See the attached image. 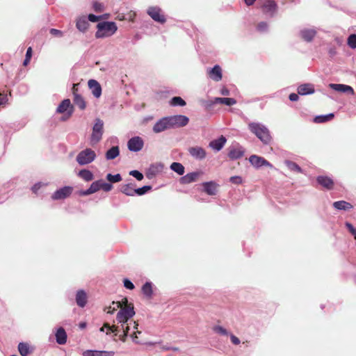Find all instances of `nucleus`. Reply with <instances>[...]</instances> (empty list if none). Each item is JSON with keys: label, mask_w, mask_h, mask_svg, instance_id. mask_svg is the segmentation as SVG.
Masks as SVG:
<instances>
[{"label": "nucleus", "mask_w": 356, "mask_h": 356, "mask_svg": "<svg viewBox=\"0 0 356 356\" xmlns=\"http://www.w3.org/2000/svg\"><path fill=\"white\" fill-rule=\"evenodd\" d=\"M136 185L132 183L121 186L120 191L126 195L134 196L135 195Z\"/></svg>", "instance_id": "obj_24"}, {"label": "nucleus", "mask_w": 356, "mask_h": 356, "mask_svg": "<svg viewBox=\"0 0 356 356\" xmlns=\"http://www.w3.org/2000/svg\"><path fill=\"white\" fill-rule=\"evenodd\" d=\"M73 102L81 110H84L86 108V102L80 95H76L73 98Z\"/></svg>", "instance_id": "obj_33"}, {"label": "nucleus", "mask_w": 356, "mask_h": 356, "mask_svg": "<svg viewBox=\"0 0 356 356\" xmlns=\"http://www.w3.org/2000/svg\"><path fill=\"white\" fill-rule=\"evenodd\" d=\"M124 286L128 289L133 290L134 289V284L128 279L123 280Z\"/></svg>", "instance_id": "obj_55"}, {"label": "nucleus", "mask_w": 356, "mask_h": 356, "mask_svg": "<svg viewBox=\"0 0 356 356\" xmlns=\"http://www.w3.org/2000/svg\"><path fill=\"white\" fill-rule=\"evenodd\" d=\"M289 98L292 102L298 101L299 99L298 94L291 93L289 95Z\"/></svg>", "instance_id": "obj_61"}, {"label": "nucleus", "mask_w": 356, "mask_h": 356, "mask_svg": "<svg viewBox=\"0 0 356 356\" xmlns=\"http://www.w3.org/2000/svg\"><path fill=\"white\" fill-rule=\"evenodd\" d=\"M106 179L111 183H117L122 180V177L120 174L113 175L109 173L106 175Z\"/></svg>", "instance_id": "obj_43"}, {"label": "nucleus", "mask_w": 356, "mask_h": 356, "mask_svg": "<svg viewBox=\"0 0 356 356\" xmlns=\"http://www.w3.org/2000/svg\"><path fill=\"white\" fill-rule=\"evenodd\" d=\"M122 306V303L120 301L112 302V305H110L104 309L108 314H113L115 311L120 308Z\"/></svg>", "instance_id": "obj_41"}, {"label": "nucleus", "mask_w": 356, "mask_h": 356, "mask_svg": "<svg viewBox=\"0 0 356 356\" xmlns=\"http://www.w3.org/2000/svg\"><path fill=\"white\" fill-rule=\"evenodd\" d=\"M147 13L154 21L161 24L166 21L165 16L161 13V10L158 7H149Z\"/></svg>", "instance_id": "obj_9"}, {"label": "nucleus", "mask_w": 356, "mask_h": 356, "mask_svg": "<svg viewBox=\"0 0 356 356\" xmlns=\"http://www.w3.org/2000/svg\"><path fill=\"white\" fill-rule=\"evenodd\" d=\"M142 291L147 298H151L153 293L152 284L146 282L142 287Z\"/></svg>", "instance_id": "obj_39"}, {"label": "nucleus", "mask_w": 356, "mask_h": 356, "mask_svg": "<svg viewBox=\"0 0 356 356\" xmlns=\"http://www.w3.org/2000/svg\"><path fill=\"white\" fill-rule=\"evenodd\" d=\"M334 115L333 113H330L325 115H318L314 118V122L318 124L324 123L332 120L334 118Z\"/></svg>", "instance_id": "obj_34"}, {"label": "nucleus", "mask_w": 356, "mask_h": 356, "mask_svg": "<svg viewBox=\"0 0 356 356\" xmlns=\"http://www.w3.org/2000/svg\"><path fill=\"white\" fill-rule=\"evenodd\" d=\"M170 168L179 175H183L184 173V166L180 163L173 162L170 165Z\"/></svg>", "instance_id": "obj_37"}, {"label": "nucleus", "mask_w": 356, "mask_h": 356, "mask_svg": "<svg viewBox=\"0 0 356 356\" xmlns=\"http://www.w3.org/2000/svg\"><path fill=\"white\" fill-rule=\"evenodd\" d=\"M243 156V151L238 148L231 149L228 153V156L234 160L240 159Z\"/></svg>", "instance_id": "obj_35"}, {"label": "nucleus", "mask_w": 356, "mask_h": 356, "mask_svg": "<svg viewBox=\"0 0 356 356\" xmlns=\"http://www.w3.org/2000/svg\"><path fill=\"white\" fill-rule=\"evenodd\" d=\"M135 314L134 305H129L122 307L118 313L117 314L116 320L118 323H121L120 326L121 329H124L125 324L128 320L130 319Z\"/></svg>", "instance_id": "obj_3"}, {"label": "nucleus", "mask_w": 356, "mask_h": 356, "mask_svg": "<svg viewBox=\"0 0 356 356\" xmlns=\"http://www.w3.org/2000/svg\"><path fill=\"white\" fill-rule=\"evenodd\" d=\"M88 26V22L85 17H80L76 21V26L81 32L86 31Z\"/></svg>", "instance_id": "obj_30"}, {"label": "nucleus", "mask_w": 356, "mask_h": 356, "mask_svg": "<svg viewBox=\"0 0 356 356\" xmlns=\"http://www.w3.org/2000/svg\"><path fill=\"white\" fill-rule=\"evenodd\" d=\"M226 141V138L223 136H221L218 139L211 141L209 146L216 151H220L224 147Z\"/></svg>", "instance_id": "obj_20"}, {"label": "nucleus", "mask_w": 356, "mask_h": 356, "mask_svg": "<svg viewBox=\"0 0 356 356\" xmlns=\"http://www.w3.org/2000/svg\"><path fill=\"white\" fill-rule=\"evenodd\" d=\"M285 164L287 166V168L293 172H298V173H302V170L301 168L295 162L291 161H285Z\"/></svg>", "instance_id": "obj_38"}, {"label": "nucleus", "mask_w": 356, "mask_h": 356, "mask_svg": "<svg viewBox=\"0 0 356 356\" xmlns=\"http://www.w3.org/2000/svg\"><path fill=\"white\" fill-rule=\"evenodd\" d=\"M92 191H90V188H89L88 189L86 190V191H81L79 192V195L81 196H86V195H90V194H92Z\"/></svg>", "instance_id": "obj_60"}, {"label": "nucleus", "mask_w": 356, "mask_h": 356, "mask_svg": "<svg viewBox=\"0 0 356 356\" xmlns=\"http://www.w3.org/2000/svg\"><path fill=\"white\" fill-rule=\"evenodd\" d=\"M189 154L197 159H202L206 156L205 150L201 147H192L188 149Z\"/></svg>", "instance_id": "obj_18"}, {"label": "nucleus", "mask_w": 356, "mask_h": 356, "mask_svg": "<svg viewBox=\"0 0 356 356\" xmlns=\"http://www.w3.org/2000/svg\"><path fill=\"white\" fill-rule=\"evenodd\" d=\"M143 140L139 136H135L129 140L127 146L131 152H138L143 147Z\"/></svg>", "instance_id": "obj_8"}, {"label": "nucleus", "mask_w": 356, "mask_h": 356, "mask_svg": "<svg viewBox=\"0 0 356 356\" xmlns=\"http://www.w3.org/2000/svg\"><path fill=\"white\" fill-rule=\"evenodd\" d=\"M120 153L119 147L118 146L112 147L106 153V158L108 160L115 159Z\"/></svg>", "instance_id": "obj_32"}, {"label": "nucleus", "mask_w": 356, "mask_h": 356, "mask_svg": "<svg viewBox=\"0 0 356 356\" xmlns=\"http://www.w3.org/2000/svg\"><path fill=\"white\" fill-rule=\"evenodd\" d=\"M93 9L97 13H101L104 11V6L102 3L95 1L93 3Z\"/></svg>", "instance_id": "obj_51"}, {"label": "nucleus", "mask_w": 356, "mask_h": 356, "mask_svg": "<svg viewBox=\"0 0 356 356\" xmlns=\"http://www.w3.org/2000/svg\"><path fill=\"white\" fill-rule=\"evenodd\" d=\"M262 11L265 14L273 15L277 8V5L273 0H266L262 5Z\"/></svg>", "instance_id": "obj_17"}, {"label": "nucleus", "mask_w": 356, "mask_h": 356, "mask_svg": "<svg viewBox=\"0 0 356 356\" xmlns=\"http://www.w3.org/2000/svg\"><path fill=\"white\" fill-rule=\"evenodd\" d=\"M97 31L95 33L97 38H103L113 35L118 30L117 25L113 22H100L97 26Z\"/></svg>", "instance_id": "obj_2"}, {"label": "nucleus", "mask_w": 356, "mask_h": 356, "mask_svg": "<svg viewBox=\"0 0 356 356\" xmlns=\"http://www.w3.org/2000/svg\"><path fill=\"white\" fill-rule=\"evenodd\" d=\"M18 350L22 356H27L29 353V347L25 343H19L18 345Z\"/></svg>", "instance_id": "obj_42"}, {"label": "nucleus", "mask_w": 356, "mask_h": 356, "mask_svg": "<svg viewBox=\"0 0 356 356\" xmlns=\"http://www.w3.org/2000/svg\"><path fill=\"white\" fill-rule=\"evenodd\" d=\"M113 351H98V350H87L83 353V356H113Z\"/></svg>", "instance_id": "obj_27"}, {"label": "nucleus", "mask_w": 356, "mask_h": 356, "mask_svg": "<svg viewBox=\"0 0 356 356\" xmlns=\"http://www.w3.org/2000/svg\"><path fill=\"white\" fill-rule=\"evenodd\" d=\"M56 340L58 344L63 345L67 341V334L63 327L57 330L56 333Z\"/></svg>", "instance_id": "obj_25"}, {"label": "nucleus", "mask_w": 356, "mask_h": 356, "mask_svg": "<svg viewBox=\"0 0 356 356\" xmlns=\"http://www.w3.org/2000/svg\"><path fill=\"white\" fill-rule=\"evenodd\" d=\"M104 328H107L108 331L106 332V334H108L111 332L115 333V335L118 334L120 332V327L112 325L111 326L108 323H105L104 325L100 328L101 332L104 331Z\"/></svg>", "instance_id": "obj_36"}, {"label": "nucleus", "mask_w": 356, "mask_h": 356, "mask_svg": "<svg viewBox=\"0 0 356 356\" xmlns=\"http://www.w3.org/2000/svg\"><path fill=\"white\" fill-rule=\"evenodd\" d=\"M230 339L232 343H234V345H238L240 343L239 339L237 337L234 336V334H230Z\"/></svg>", "instance_id": "obj_59"}, {"label": "nucleus", "mask_w": 356, "mask_h": 356, "mask_svg": "<svg viewBox=\"0 0 356 356\" xmlns=\"http://www.w3.org/2000/svg\"><path fill=\"white\" fill-rule=\"evenodd\" d=\"M257 30L259 31H264L268 28V24L266 22H261L257 24Z\"/></svg>", "instance_id": "obj_56"}, {"label": "nucleus", "mask_w": 356, "mask_h": 356, "mask_svg": "<svg viewBox=\"0 0 356 356\" xmlns=\"http://www.w3.org/2000/svg\"><path fill=\"white\" fill-rule=\"evenodd\" d=\"M41 187V184L40 183H37L35 184H34L32 187V191L34 193H37V192L38 191V190Z\"/></svg>", "instance_id": "obj_63"}, {"label": "nucleus", "mask_w": 356, "mask_h": 356, "mask_svg": "<svg viewBox=\"0 0 356 356\" xmlns=\"http://www.w3.org/2000/svg\"><path fill=\"white\" fill-rule=\"evenodd\" d=\"M229 181L234 184H241L243 183V179L240 176H233L229 178Z\"/></svg>", "instance_id": "obj_52"}, {"label": "nucleus", "mask_w": 356, "mask_h": 356, "mask_svg": "<svg viewBox=\"0 0 356 356\" xmlns=\"http://www.w3.org/2000/svg\"><path fill=\"white\" fill-rule=\"evenodd\" d=\"M170 104L172 106H184L186 104V102L180 97H172L170 102Z\"/></svg>", "instance_id": "obj_40"}, {"label": "nucleus", "mask_w": 356, "mask_h": 356, "mask_svg": "<svg viewBox=\"0 0 356 356\" xmlns=\"http://www.w3.org/2000/svg\"><path fill=\"white\" fill-rule=\"evenodd\" d=\"M212 329L214 332L219 334L220 335H224V336L228 335V332L227 331V330L225 329L224 327H222V326L215 325L214 327H213Z\"/></svg>", "instance_id": "obj_45"}, {"label": "nucleus", "mask_w": 356, "mask_h": 356, "mask_svg": "<svg viewBox=\"0 0 356 356\" xmlns=\"http://www.w3.org/2000/svg\"><path fill=\"white\" fill-rule=\"evenodd\" d=\"M248 129L264 145H268L271 142L272 137L270 131L264 124L258 122H250L248 124Z\"/></svg>", "instance_id": "obj_1"}, {"label": "nucleus", "mask_w": 356, "mask_h": 356, "mask_svg": "<svg viewBox=\"0 0 356 356\" xmlns=\"http://www.w3.org/2000/svg\"><path fill=\"white\" fill-rule=\"evenodd\" d=\"M121 330H123V334L120 336V339L121 341H122L123 342H124L126 341L127 337L128 335V332L129 330V326L128 325V324H127L126 326L124 327V329H121V327H120V331Z\"/></svg>", "instance_id": "obj_49"}, {"label": "nucleus", "mask_w": 356, "mask_h": 356, "mask_svg": "<svg viewBox=\"0 0 356 356\" xmlns=\"http://www.w3.org/2000/svg\"><path fill=\"white\" fill-rule=\"evenodd\" d=\"M68 115L71 116L73 112V106L71 104L70 100L69 99H65L61 102V103L58 105L56 111L58 113H63L65 111H68Z\"/></svg>", "instance_id": "obj_14"}, {"label": "nucleus", "mask_w": 356, "mask_h": 356, "mask_svg": "<svg viewBox=\"0 0 356 356\" xmlns=\"http://www.w3.org/2000/svg\"><path fill=\"white\" fill-rule=\"evenodd\" d=\"M73 191V188L71 186H64L57 191H56L51 195L53 200H63L69 197Z\"/></svg>", "instance_id": "obj_10"}, {"label": "nucleus", "mask_w": 356, "mask_h": 356, "mask_svg": "<svg viewBox=\"0 0 356 356\" xmlns=\"http://www.w3.org/2000/svg\"><path fill=\"white\" fill-rule=\"evenodd\" d=\"M100 184H101V180H97L96 181H94L93 183H92V184L90 185V186L89 187L90 188V191H92V193H95L97 191H98L99 190H100Z\"/></svg>", "instance_id": "obj_50"}, {"label": "nucleus", "mask_w": 356, "mask_h": 356, "mask_svg": "<svg viewBox=\"0 0 356 356\" xmlns=\"http://www.w3.org/2000/svg\"><path fill=\"white\" fill-rule=\"evenodd\" d=\"M301 38L306 42H311L316 34L314 29H303L300 33Z\"/></svg>", "instance_id": "obj_23"}, {"label": "nucleus", "mask_w": 356, "mask_h": 356, "mask_svg": "<svg viewBox=\"0 0 356 356\" xmlns=\"http://www.w3.org/2000/svg\"><path fill=\"white\" fill-rule=\"evenodd\" d=\"M88 20L92 22H98L99 19H102V17L101 16H96L93 14H90L88 15Z\"/></svg>", "instance_id": "obj_58"}, {"label": "nucleus", "mask_w": 356, "mask_h": 356, "mask_svg": "<svg viewBox=\"0 0 356 356\" xmlns=\"http://www.w3.org/2000/svg\"><path fill=\"white\" fill-rule=\"evenodd\" d=\"M347 44L352 49H356V34H351L348 36Z\"/></svg>", "instance_id": "obj_44"}, {"label": "nucleus", "mask_w": 356, "mask_h": 356, "mask_svg": "<svg viewBox=\"0 0 356 356\" xmlns=\"http://www.w3.org/2000/svg\"><path fill=\"white\" fill-rule=\"evenodd\" d=\"M346 227L348 231L354 236V238L356 240V228H355L351 223L348 222H346Z\"/></svg>", "instance_id": "obj_54"}, {"label": "nucleus", "mask_w": 356, "mask_h": 356, "mask_svg": "<svg viewBox=\"0 0 356 356\" xmlns=\"http://www.w3.org/2000/svg\"><path fill=\"white\" fill-rule=\"evenodd\" d=\"M49 32L52 35H54V36H58V37L63 36V32L61 31L56 29H51Z\"/></svg>", "instance_id": "obj_57"}, {"label": "nucleus", "mask_w": 356, "mask_h": 356, "mask_svg": "<svg viewBox=\"0 0 356 356\" xmlns=\"http://www.w3.org/2000/svg\"><path fill=\"white\" fill-rule=\"evenodd\" d=\"M120 303H122V306L120 307V309H121L122 307H126V306H129V305H134L132 303H129L128 302V300L127 298H124L121 302H120Z\"/></svg>", "instance_id": "obj_62"}, {"label": "nucleus", "mask_w": 356, "mask_h": 356, "mask_svg": "<svg viewBox=\"0 0 356 356\" xmlns=\"http://www.w3.org/2000/svg\"><path fill=\"white\" fill-rule=\"evenodd\" d=\"M213 104H221L227 106H232L236 104V101L234 98L229 97H216L213 102Z\"/></svg>", "instance_id": "obj_28"}, {"label": "nucleus", "mask_w": 356, "mask_h": 356, "mask_svg": "<svg viewBox=\"0 0 356 356\" xmlns=\"http://www.w3.org/2000/svg\"><path fill=\"white\" fill-rule=\"evenodd\" d=\"M78 175L86 181H90L94 179V175L92 172L86 169L81 170Z\"/></svg>", "instance_id": "obj_31"}, {"label": "nucleus", "mask_w": 356, "mask_h": 356, "mask_svg": "<svg viewBox=\"0 0 356 356\" xmlns=\"http://www.w3.org/2000/svg\"><path fill=\"white\" fill-rule=\"evenodd\" d=\"M208 76L215 81H220L222 79V69L221 67L216 65L213 68L208 70L207 71Z\"/></svg>", "instance_id": "obj_15"}, {"label": "nucleus", "mask_w": 356, "mask_h": 356, "mask_svg": "<svg viewBox=\"0 0 356 356\" xmlns=\"http://www.w3.org/2000/svg\"><path fill=\"white\" fill-rule=\"evenodd\" d=\"M104 132V122L99 118L95 120V123L92 127V132L90 136V144L94 145L98 143L103 135Z\"/></svg>", "instance_id": "obj_4"}, {"label": "nucleus", "mask_w": 356, "mask_h": 356, "mask_svg": "<svg viewBox=\"0 0 356 356\" xmlns=\"http://www.w3.org/2000/svg\"><path fill=\"white\" fill-rule=\"evenodd\" d=\"M88 85L92 95L96 98H99L102 95V87L99 82L95 79H90L88 82Z\"/></svg>", "instance_id": "obj_16"}, {"label": "nucleus", "mask_w": 356, "mask_h": 356, "mask_svg": "<svg viewBox=\"0 0 356 356\" xmlns=\"http://www.w3.org/2000/svg\"><path fill=\"white\" fill-rule=\"evenodd\" d=\"M96 158L95 151L90 148L81 151L76 156V161L79 165H83L92 162Z\"/></svg>", "instance_id": "obj_5"}, {"label": "nucleus", "mask_w": 356, "mask_h": 356, "mask_svg": "<svg viewBox=\"0 0 356 356\" xmlns=\"http://www.w3.org/2000/svg\"><path fill=\"white\" fill-rule=\"evenodd\" d=\"M314 92V86L312 83L301 84L298 88V94L300 95H311L313 94Z\"/></svg>", "instance_id": "obj_19"}, {"label": "nucleus", "mask_w": 356, "mask_h": 356, "mask_svg": "<svg viewBox=\"0 0 356 356\" xmlns=\"http://www.w3.org/2000/svg\"><path fill=\"white\" fill-rule=\"evenodd\" d=\"M32 48L30 47L27 49L26 54V58L24 60L23 65L24 66L28 65V64L30 63L31 58L32 57Z\"/></svg>", "instance_id": "obj_47"}, {"label": "nucleus", "mask_w": 356, "mask_h": 356, "mask_svg": "<svg viewBox=\"0 0 356 356\" xmlns=\"http://www.w3.org/2000/svg\"><path fill=\"white\" fill-rule=\"evenodd\" d=\"M249 161L255 168H259L261 166H267V167H270V168L273 167V165L271 163H270L264 158L257 156V155L250 156L249 158Z\"/></svg>", "instance_id": "obj_11"}, {"label": "nucleus", "mask_w": 356, "mask_h": 356, "mask_svg": "<svg viewBox=\"0 0 356 356\" xmlns=\"http://www.w3.org/2000/svg\"><path fill=\"white\" fill-rule=\"evenodd\" d=\"M129 175L135 177L137 180L140 181L143 179V175L138 170H131Z\"/></svg>", "instance_id": "obj_53"}, {"label": "nucleus", "mask_w": 356, "mask_h": 356, "mask_svg": "<svg viewBox=\"0 0 356 356\" xmlns=\"http://www.w3.org/2000/svg\"><path fill=\"white\" fill-rule=\"evenodd\" d=\"M316 181L327 190H332L334 188V182L332 178L327 176H318L316 178Z\"/></svg>", "instance_id": "obj_12"}, {"label": "nucleus", "mask_w": 356, "mask_h": 356, "mask_svg": "<svg viewBox=\"0 0 356 356\" xmlns=\"http://www.w3.org/2000/svg\"><path fill=\"white\" fill-rule=\"evenodd\" d=\"M76 302L80 307H84L88 302V296L83 290H79L76 294Z\"/></svg>", "instance_id": "obj_21"}, {"label": "nucleus", "mask_w": 356, "mask_h": 356, "mask_svg": "<svg viewBox=\"0 0 356 356\" xmlns=\"http://www.w3.org/2000/svg\"><path fill=\"white\" fill-rule=\"evenodd\" d=\"M204 191L209 195L216 194L217 185L213 181L204 182L202 184Z\"/></svg>", "instance_id": "obj_26"}, {"label": "nucleus", "mask_w": 356, "mask_h": 356, "mask_svg": "<svg viewBox=\"0 0 356 356\" xmlns=\"http://www.w3.org/2000/svg\"><path fill=\"white\" fill-rule=\"evenodd\" d=\"M202 174V173L201 172H193L188 173L179 179V183L181 184H188L196 181Z\"/></svg>", "instance_id": "obj_13"}, {"label": "nucleus", "mask_w": 356, "mask_h": 356, "mask_svg": "<svg viewBox=\"0 0 356 356\" xmlns=\"http://www.w3.org/2000/svg\"><path fill=\"white\" fill-rule=\"evenodd\" d=\"M152 188V187L150 186H145L142 188H135V195H143L144 194H145L147 192H148L149 191H150Z\"/></svg>", "instance_id": "obj_46"}, {"label": "nucleus", "mask_w": 356, "mask_h": 356, "mask_svg": "<svg viewBox=\"0 0 356 356\" xmlns=\"http://www.w3.org/2000/svg\"><path fill=\"white\" fill-rule=\"evenodd\" d=\"M330 87L334 90L342 92H347L350 94H354V90L352 87L343 84H334L331 83L330 85Z\"/></svg>", "instance_id": "obj_22"}, {"label": "nucleus", "mask_w": 356, "mask_h": 356, "mask_svg": "<svg viewBox=\"0 0 356 356\" xmlns=\"http://www.w3.org/2000/svg\"><path fill=\"white\" fill-rule=\"evenodd\" d=\"M168 117L172 129L185 127L188 124L189 122L188 118L183 115H175Z\"/></svg>", "instance_id": "obj_6"}, {"label": "nucleus", "mask_w": 356, "mask_h": 356, "mask_svg": "<svg viewBox=\"0 0 356 356\" xmlns=\"http://www.w3.org/2000/svg\"><path fill=\"white\" fill-rule=\"evenodd\" d=\"M171 129L169 117H164L155 123L152 129L154 133L158 134Z\"/></svg>", "instance_id": "obj_7"}, {"label": "nucleus", "mask_w": 356, "mask_h": 356, "mask_svg": "<svg viewBox=\"0 0 356 356\" xmlns=\"http://www.w3.org/2000/svg\"><path fill=\"white\" fill-rule=\"evenodd\" d=\"M78 86H79L78 83H74L73 84V86H72V93H73V96L74 97H75L76 95H79L78 94Z\"/></svg>", "instance_id": "obj_64"}, {"label": "nucleus", "mask_w": 356, "mask_h": 356, "mask_svg": "<svg viewBox=\"0 0 356 356\" xmlns=\"http://www.w3.org/2000/svg\"><path fill=\"white\" fill-rule=\"evenodd\" d=\"M333 207L338 210L347 211L353 208V205L344 200L337 201L333 203Z\"/></svg>", "instance_id": "obj_29"}, {"label": "nucleus", "mask_w": 356, "mask_h": 356, "mask_svg": "<svg viewBox=\"0 0 356 356\" xmlns=\"http://www.w3.org/2000/svg\"><path fill=\"white\" fill-rule=\"evenodd\" d=\"M101 180L100 189H102L104 191L108 192L112 190L113 185L109 183H105L102 179Z\"/></svg>", "instance_id": "obj_48"}]
</instances>
